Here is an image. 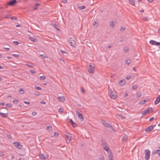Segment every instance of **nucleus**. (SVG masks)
<instances>
[{"instance_id":"1","label":"nucleus","mask_w":160,"mask_h":160,"mask_svg":"<svg viewBox=\"0 0 160 160\" xmlns=\"http://www.w3.org/2000/svg\"><path fill=\"white\" fill-rule=\"evenodd\" d=\"M145 158L146 160H148L150 158V151L148 149H146L145 150Z\"/></svg>"},{"instance_id":"2","label":"nucleus","mask_w":160,"mask_h":160,"mask_svg":"<svg viewBox=\"0 0 160 160\" xmlns=\"http://www.w3.org/2000/svg\"><path fill=\"white\" fill-rule=\"evenodd\" d=\"M76 114L78 116V117L79 119L81 121H82L83 120V118L82 114L81 113H80V112H78V110H76Z\"/></svg>"},{"instance_id":"3","label":"nucleus","mask_w":160,"mask_h":160,"mask_svg":"<svg viewBox=\"0 0 160 160\" xmlns=\"http://www.w3.org/2000/svg\"><path fill=\"white\" fill-rule=\"evenodd\" d=\"M111 98L112 99H115L117 97V95L115 94L114 91H112L111 90L110 93V95Z\"/></svg>"},{"instance_id":"4","label":"nucleus","mask_w":160,"mask_h":160,"mask_svg":"<svg viewBox=\"0 0 160 160\" xmlns=\"http://www.w3.org/2000/svg\"><path fill=\"white\" fill-rule=\"evenodd\" d=\"M94 66H93L91 65H90L88 69V72L91 73H93L94 72Z\"/></svg>"},{"instance_id":"5","label":"nucleus","mask_w":160,"mask_h":160,"mask_svg":"<svg viewBox=\"0 0 160 160\" xmlns=\"http://www.w3.org/2000/svg\"><path fill=\"white\" fill-rule=\"evenodd\" d=\"M13 144H14L15 146L18 148L19 149H21L22 148V146L20 145L19 142H14Z\"/></svg>"},{"instance_id":"6","label":"nucleus","mask_w":160,"mask_h":160,"mask_svg":"<svg viewBox=\"0 0 160 160\" xmlns=\"http://www.w3.org/2000/svg\"><path fill=\"white\" fill-rule=\"evenodd\" d=\"M149 43L150 44L152 45H155L156 46H160V42H158L155 41L151 40L149 41Z\"/></svg>"},{"instance_id":"7","label":"nucleus","mask_w":160,"mask_h":160,"mask_svg":"<svg viewBox=\"0 0 160 160\" xmlns=\"http://www.w3.org/2000/svg\"><path fill=\"white\" fill-rule=\"evenodd\" d=\"M67 138L66 142L67 143L69 144L70 142V141L72 138V136L70 134H68V135H66Z\"/></svg>"},{"instance_id":"8","label":"nucleus","mask_w":160,"mask_h":160,"mask_svg":"<svg viewBox=\"0 0 160 160\" xmlns=\"http://www.w3.org/2000/svg\"><path fill=\"white\" fill-rule=\"evenodd\" d=\"M17 2L16 0H11L8 3V5L13 6Z\"/></svg>"},{"instance_id":"9","label":"nucleus","mask_w":160,"mask_h":160,"mask_svg":"<svg viewBox=\"0 0 160 160\" xmlns=\"http://www.w3.org/2000/svg\"><path fill=\"white\" fill-rule=\"evenodd\" d=\"M149 109L151 110V111L152 112V109L151 108H149V109L147 108L146 110H144L143 112H142V115H144L149 113Z\"/></svg>"},{"instance_id":"10","label":"nucleus","mask_w":160,"mask_h":160,"mask_svg":"<svg viewBox=\"0 0 160 160\" xmlns=\"http://www.w3.org/2000/svg\"><path fill=\"white\" fill-rule=\"evenodd\" d=\"M155 126H156V125H151V126L148 127V128H147L146 129L145 131L147 132H149L151 131L153 129L154 127H155Z\"/></svg>"},{"instance_id":"11","label":"nucleus","mask_w":160,"mask_h":160,"mask_svg":"<svg viewBox=\"0 0 160 160\" xmlns=\"http://www.w3.org/2000/svg\"><path fill=\"white\" fill-rule=\"evenodd\" d=\"M69 122L70 123L74 128L77 127V124L73 121L72 119H69Z\"/></svg>"},{"instance_id":"12","label":"nucleus","mask_w":160,"mask_h":160,"mask_svg":"<svg viewBox=\"0 0 160 160\" xmlns=\"http://www.w3.org/2000/svg\"><path fill=\"white\" fill-rule=\"evenodd\" d=\"M101 142L102 147H105V146L107 145L106 142L104 139L102 138L101 140Z\"/></svg>"},{"instance_id":"13","label":"nucleus","mask_w":160,"mask_h":160,"mask_svg":"<svg viewBox=\"0 0 160 160\" xmlns=\"http://www.w3.org/2000/svg\"><path fill=\"white\" fill-rule=\"evenodd\" d=\"M160 102V95H159L156 98V100L155 101L154 104L157 105Z\"/></svg>"},{"instance_id":"14","label":"nucleus","mask_w":160,"mask_h":160,"mask_svg":"<svg viewBox=\"0 0 160 160\" xmlns=\"http://www.w3.org/2000/svg\"><path fill=\"white\" fill-rule=\"evenodd\" d=\"M58 98L59 101L62 102H64L65 100L64 97L63 96H61V97L58 96Z\"/></svg>"},{"instance_id":"15","label":"nucleus","mask_w":160,"mask_h":160,"mask_svg":"<svg viewBox=\"0 0 160 160\" xmlns=\"http://www.w3.org/2000/svg\"><path fill=\"white\" fill-rule=\"evenodd\" d=\"M0 115L2 118H6L8 116V113H4L0 112Z\"/></svg>"},{"instance_id":"16","label":"nucleus","mask_w":160,"mask_h":160,"mask_svg":"<svg viewBox=\"0 0 160 160\" xmlns=\"http://www.w3.org/2000/svg\"><path fill=\"white\" fill-rule=\"evenodd\" d=\"M29 39L34 42H36L37 41V40L36 39L33 38V37L31 36H28Z\"/></svg>"},{"instance_id":"17","label":"nucleus","mask_w":160,"mask_h":160,"mask_svg":"<svg viewBox=\"0 0 160 160\" xmlns=\"http://www.w3.org/2000/svg\"><path fill=\"white\" fill-rule=\"evenodd\" d=\"M70 45L73 47H75L76 46V42L73 40L72 42H70Z\"/></svg>"},{"instance_id":"18","label":"nucleus","mask_w":160,"mask_h":160,"mask_svg":"<svg viewBox=\"0 0 160 160\" xmlns=\"http://www.w3.org/2000/svg\"><path fill=\"white\" fill-rule=\"evenodd\" d=\"M125 80L123 79L121 80L119 82V84L121 86L125 84Z\"/></svg>"},{"instance_id":"19","label":"nucleus","mask_w":160,"mask_h":160,"mask_svg":"<svg viewBox=\"0 0 160 160\" xmlns=\"http://www.w3.org/2000/svg\"><path fill=\"white\" fill-rule=\"evenodd\" d=\"M128 138V136L127 135H125L122 138V141H126L127 140Z\"/></svg>"},{"instance_id":"20","label":"nucleus","mask_w":160,"mask_h":160,"mask_svg":"<svg viewBox=\"0 0 160 160\" xmlns=\"http://www.w3.org/2000/svg\"><path fill=\"white\" fill-rule=\"evenodd\" d=\"M39 158L41 159H43L44 160L46 159H47L48 158V156L47 157H44V155L43 154H41L39 156Z\"/></svg>"},{"instance_id":"21","label":"nucleus","mask_w":160,"mask_h":160,"mask_svg":"<svg viewBox=\"0 0 160 160\" xmlns=\"http://www.w3.org/2000/svg\"><path fill=\"white\" fill-rule=\"evenodd\" d=\"M29 64H25V66H28V67H29L31 68H33V65L32 63L29 62Z\"/></svg>"},{"instance_id":"22","label":"nucleus","mask_w":160,"mask_h":160,"mask_svg":"<svg viewBox=\"0 0 160 160\" xmlns=\"http://www.w3.org/2000/svg\"><path fill=\"white\" fill-rule=\"evenodd\" d=\"M109 160H113V155L112 153H110L108 156Z\"/></svg>"},{"instance_id":"23","label":"nucleus","mask_w":160,"mask_h":160,"mask_svg":"<svg viewBox=\"0 0 160 160\" xmlns=\"http://www.w3.org/2000/svg\"><path fill=\"white\" fill-rule=\"evenodd\" d=\"M52 27L55 28L57 30H59V29L58 28V27L57 25L55 24L52 23Z\"/></svg>"},{"instance_id":"24","label":"nucleus","mask_w":160,"mask_h":160,"mask_svg":"<svg viewBox=\"0 0 160 160\" xmlns=\"http://www.w3.org/2000/svg\"><path fill=\"white\" fill-rule=\"evenodd\" d=\"M19 93L22 94H23L24 93L25 91L24 90L22 89V88H20L19 89Z\"/></svg>"},{"instance_id":"25","label":"nucleus","mask_w":160,"mask_h":160,"mask_svg":"<svg viewBox=\"0 0 160 160\" xmlns=\"http://www.w3.org/2000/svg\"><path fill=\"white\" fill-rule=\"evenodd\" d=\"M103 149L106 151H108V150H109V148L107 146V145L105 146V147H103Z\"/></svg>"},{"instance_id":"26","label":"nucleus","mask_w":160,"mask_h":160,"mask_svg":"<svg viewBox=\"0 0 160 160\" xmlns=\"http://www.w3.org/2000/svg\"><path fill=\"white\" fill-rule=\"evenodd\" d=\"M129 3L133 5H134V0H129Z\"/></svg>"},{"instance_id":"27","label":"nucleus","mask_w":160,"mask_h":160,"mask_svg":"<svg viewBox=\"0 0 160 160\" xmlns=\"http://www.w3.org/2000/svg\"><path fill=\"white\" fill-rule=\"evenodd\" d=\"M126 64L127 65H129L130 63L131 62V60L129 59H128L126 60Z\"/></svg>"},{"instance_id":"28","label":"nucleus","mask_w":160,"mask_h":160,"mask_svg":"<svg viewBox=\"0 0 160 160\" xmlns=\"http://www.w3.org/2000/svg\"><path fill=\"white\" fill-rule=\"evenodd\" d=\"M147 102L146 100H143L140 101L139 102V103L140 104H144L145 103V102Z\"/></svg>"},{"instance_id":"29","label":"nucleus","mask_w":160,"mask_h":160,"mask_svg":"<svg viewBox=\"0 0 160 160\" xmlns=\"http://www.w3.org/2000/svg\"><path fill=\"white\" fill-rule=\"evenodd\" d=\"M40 5L39 4L37 3L35 4V6L33 7V9L34 10H36L37 8V6H39Z\"/></svg>"},{"instance_id":"30","label":"nucleus","mask_w":160,"mask_h":160,"mask_svg":"<svg viewBox=\"0 0 160 160\" xmlns=\"http://www.w3.org/2000/svg\"><path fill=\"white\" fill-rule=\"evenodd\" d=\"M85 6H78V8L80 10H82L85 8Z\"/></svg>"},{"instance_id":"31","label":"nucleus","mask_w":160,"mask_h":160,"mask_svg":"<svg viewBox=\"0 0 160 160\" xmlns=\"http://www.w3.org/2000/svg\"><path fill=\"white\" fill-rule=\"evenodd\" d=\"M47 130L50 131L52 129V127L51 126H48L47 127Z\"/></svg>"},{"instance_id":"32","label":"nucleus","mask_w":160,"mask_h":160,"mask_svg":"<svg viewBox=\"0 0 160 160\" xmlns=\"http://www.w3.org/2000/svg\"><path fill=\"white\" fill-rule=\"evenodd\" d=\"M6 106L7 107H8V108H11L12 107V104H9V103H8V104H7L6 105Z\"/></svg>"},{"instance_id":"33","label":"nucleus","mask_w":160,"mask_h":160,"mask_svg":"<svg viewBox=\"0 0 160 160\" xmlns=\"http://www.w3.org/2000/svg\"><path fill=\"white\" fill-rule=\"evenodd\" d=\"M110 25L112 27H114L115 25V24L113 22H111L110 23Z\"/></svg>"},{"instance_id":"34","label":"nucleus","mask_w":160,"mask_h":160,"mask_svg":"<svg viewBox=\"0 0 160 160\" xmlns=\"http://www.w3.org/2000/svg\"><path fill=\"white\" fill-rule=\"evenodd\" d=\"M39 78L41 80H43L46 78L44 76H40V77Z\"/></svg>"},{"instance_id":"35","label":"nucleus","mask_w":160,"mask_h":160,"mask_svg":"<svg viewBox=\"0 0 160 160\" xmlns=\"http://www.w3.org/2000/svg\"><path fill=\"white\" fill-rule=\"evenodd\" d=\"M19 102V100L18 99H15L13 101V102L14 103L16 104L18 103Z\"/></svg>"},{"instance_id":"36","label":"nucleus","mask_w":160,"mask_h":160,"mask_svg":"<svg viewBox=\"0 0 160 160\" xmlns=\"http://www.w3.org/2000/svg\"><path fill=\"white\" fill-rule=\"evenodd\" d=\"M129 49L128 48H125L124 49V52L126 53L127 51H128Z\"/></svg>"},{"instance_id":"37","label":"nucleus","mask_w":160,"mask_h":160,"mask_svg":"<svg viewBox=\"0 0 160 160\" xmlns=\"http://www.w3.org/2000/svg\"><path fill=\"white\" fill-rule=\"evenodd\" d=\"M138 88V86L136 85H134L132 87V89H135Z\"/></svg>"},{"instance_id":"38","label":"nucleus","mask_w":160,"mask_h":160,"mask_svg":"<svg viewBox=\"0 0 160 160\" xmlns=\"http://www.w3.org/2000/svg\"><path fill=\"white\" fill-rule=\"evenodd\" d=\"M58 112H63V109L61 108H59L58 110Z\"/></svg>"},{"instance_id":"39","label":"nucleus","mask_w":160,"mask_h":160,"mask_svg":"<svg viewBox=\"0 0 160 160\" xmlns=\"http://www.w3.org/2000/svg\"><path fill=\"white\" fill-rule=\"evenodd\" d=\"M141 96V93H138L137 94V98H139Z\"/></svg>"},{"instance_id":"40","label":"nucleus","mask_w":160,"mask_h":160,"mask_svg":"<svg viewBox=\"0 0 160 160\" xmlns=\"http://www.w3.org/2000/svg\"><path fill=\"white\" fill-rule=\"evenodd\" d=\"M11 19L12 20H17V18L16 17H11Z\"/></svg>"},{"instance_id":"41","label":"nucleus","mask_w":160,"mask_h":160,"mask_svg":"<svg viewBox=\"0 0 160 160\" xmlns=\"http://www.w3.org/2000/svg\"><path fill=\"white\" fill-rule=\"evenodd\" d=\"M13 43L16 45H18L19 44V42L17 41H13Z\"/></svg>"},{"instance_id":"42","label":"nucleus","mask_w":160,"mask_h":160,"mask_svg":"<svg viewBox=\"0 0 160 160\" xmlns=\"http://www.w3.org/2000/svg\"><path fill=\"white\" fill-rule=\"evenodd\" d=\"M35 87V88L38 90H40L41 89V88L39 87H37L36 86Z\"/></svg>"},{"instance_id":"43","label":"nucleus","mask_w":160,"mask_h":160,"mask_svg":"<svg viewBox=\"0 0 160 160\" xmlns=\"http://www.w3.org/2000/svg\"><path fill=\"white\" fill-rule=\"evenodd\" d=\"M118 116L119 117L121 118L122 119H124V118H125L124 116H123V115H122L121 114H119V115Z\"/></svg>"},{"instance_id":"44","label":"nucleus","mask_w":160,"mask_h":160,"mask_svg":"<svg viewBox=\"0 0 160 160\" xmlns=\"http://www.w3.org/2000/svg\"><path fill=\"white\" fill-rule=\"evenodd\" d=\"M35 94L37 96H39V93L38 92V91H37L35 93Z\"/></svg>"},{"instance_id":"45","label":"nucleus","mask_w":160,"mask_h":160,"mask_svg":"<svg viewBox=\"0 0 160 160\" xmlns=\"http://www.w3.org/2000/svg\"><path fill=\"white\" fill-rule=\"evenodd\" d=\"M148 19L147 18L144 17L142 18V20L143 21H148Z\"/></svg>"},{"instance_id":"46","label":"nucleus","mask_w":160,"mask_h":160,"mask_svg":"<svg viewBox=\"0 0 160 160\" xmlns=\"http://www.w3.org/2000/svg\"><path fill=\"white\" fill-rule=\"evenodd\" d=\"M29 72H30L31 73L34 74L36 73V72L35 71L32 70H30L29 71Z\"/></svg>"},{"instance_id":"47","label":"nucleus","mask_w":160,"mask_h":160,"mask_svg":"<svg viewBox=\"0 0 160 160\" xmlns=\"http://www.w3.org/2000/svg\"><path fill=\"white\" fill-rule=\"evenodd\" d=\"M54 135L55 136H58V133L57 132H55L54 133Z\"/></svg>"},{"instance_id":"48","label":"nucleus","mask_w":160,"mask_h":160,"mask_svg":"<svg viewBox=\"0 0 160 160\" xmlns=\"http://www.w3.org/2000/svg\"><path fill=\"white\" fill-rule=\"evenodd\" d=\"M12 56L15 58H17L19 56L18 55L16 54H13L12 55Z\"/></svg>"},{"instance_id":"49","label":"nucleus","mask_w":160,"mask_h":160,"mask_svg":"<svg viewBox=\"0 0 160 160\" xmlns=\"http://www.w3.org/2000/svg\"><path fill=\"white\" fill-rule=\"evenodd\" d=\"M40 103L42 104H44L46 103V102L44 101H42L40 102Z\"/></svg>"},{"instance_id":"50","label":"nucleus","mask_w":160,"mask_h":160,"mask_svg":"<svg viewBox=\"0 0 160 160\" xmlns=\"http://www.w3.org/2000/svg\"><path fill=\"white\" fill-rule=\"evenodd\" d=\"M131 78V76H128L126 77V78L128 80L130 79Z\"/></svg>"},{"instance_id":"51","label":"nucleus","mask_w":160,"mask_h":160,"mask_svg":"<svg viewBox=\"0 0 160 160\" xmlns=\"http://www.w3.org/2000/svg\"><path fill=\"white\" fill-rule=\"evenodd\" d=\"M125 28L121 27L120 28V31H124L125 30Z\"/></svg>"},{"instance_id":"52","label":"nucleus","mask_w":160,"mask_h":160,"mask_svg":"<svg viewBox=\"0 0 160 160\" xmlns=\"http://www.w3.org/2000/svg\"><path fill=\"white\" fill-rule=\"evenodd\" d=\"M61 52L63 53V54H64V53H66V52H65V51L64 50H60Z\"/></svg>"},{"instance_id":"53","label":"nucleus","mask_w":160,"mask_h":160,"mask_svg":"<svg viewBox=\"0 0 160 160\" xmlns=\"http://www.w3.org/2000/svg\"><path fill=\"white\" fill-rule=\"evenodd\" d=\"M24 103L27 104H30V102L26 101H24Z\"/></svg>"},{"instance_id":"54","label":"nucleus","mask_w":160,"mask_h":160,"mask_svg":"<svg viewBox=\"0 0 160 160\" xmlns=\"http://www.w3.org/2000/svg\"><path fill=\"white\" fill-rule=\"evenodd\" d=\"M157 153V152H156V150L153 151L152 152V154H156Z\"/></svg>"},{"instance_id":"55","label":"nucleus","mask_w":160,"mask_h":160,"mask_svg":"<svg viewBox=\"0 0 160 160\" xmlns=\"http://www.w3.org/2000/svg\"><path fill=\"white\" fill-rule=\"evenodd\" d=\"M108 128L110 129L111 130H112L113 129V127L112 125H110V127Z\"/></svg>"},{"instance_id":"56","label":"nucleus","mask_w":160,"mask_h":160,"mask_svg":"<svg viewBox=\"0 0 160 160\" xmlns=\"http://www.w3.org/2000/svg\"><path fill=\"white\" fill-rule=\"evenodd\" d=\"M81 91L82 92H83V93H84L85 92V91L83 89V88H82V87H81Z\"/></svg>"},{"instance_id":"57","label":"nucleus","mask_w":160,"mask_h":160,"mask_svg":"<svg viewBox=\"0 0 160 160\" xmlns=\"http://www.w3.org/2000/svg\"><path fill=\"white\" fill-rule=\"evenodd\" d=\"M10 16H11V15H9V14H7V15H6L5 16V18H9Z\"/></svg>"},{"instance_id":"58","label":"nucleus","mask_w":160,"mask_h":160,"mask_svg":"<svg viewBox=\"0 0 160 160\" xmlns=\"http://www.w3.org/2000/svg\"><path fill=\"white\" fill-rule=\"evenodd\" d=\"M100 160H104V158L103 156H101L100 158Z\"/></svg>"},{"instance_id":"59","label":"nucleus","mask_w":160,"mask_h":160,"mask_svg":"<svg viewBox=\"0 0 160 160\" xmlns=\"http://www.w3.org/2000/svg\"><path fill=\"white\" fill-rule=\"evenodd\" d=\"M108 124H109L108 123L106 122V123H105L104 124V125L105 126L107 127Z\"/></svg>"},{"instance_id":"60","label":"nucleus","mask_w":160,"mask_h":160,"mask_svg":"<svg viewBox=\"0 0 160 160\" xmlns=\"http://www.w3.org/2000/svg\"><path fill=\"white\" fill-rule=\"evenodd\" d=\"M62 2L64 3H66L67 2V0H63L62 1Z\"/></svg>"},{"instance_id":"61","label":"nucleus","mask_w":160,"mask_h":160,"mask_svg":"<svg viewBox=\"0 0 160 160\" xmlns=\"http://www.w3.org/2000/svg\"><path fill=\"white\" fill-rule=\"evenodd\" d=\"M147 1L149 3H151L154 0H147Z\"/></svg>"},{"instance_id":"62","label":"nucleus","mask_w":160,"mask_h":160,"mask_svg":"<svg viewBox=\"0 0 160 160\" xmlns=\"http://www.w3.org/2000/svg\"><path fill=\"white\" fill-rule=\"evenodd\" d=\"M36 114V112H32V115L33 116H35Z\"/></svg>"},{"instance_id":"63","label":"nucleus","mask_w":160,"mask_h":160,"mask_svg":"<svg viewBox=\"0 0 160 160\" xmlns=\"http://www.w3.org/2000/svg\"><path fill=\"white\" fill-rule=\"evenodd\" d=\"M5 104V103L4 102H1L0 103V106H3Z\"/></svg>"},{"instance_id":"64","label":"nucleus","mask_w":160,"mask_h":160,"mask_svg":"<svg viewBox=\"0 0 160 160\" xmlns=\"http://www.w3.org/2000/svg\"><path fill=\"white\" fill-rule=\"evenodd\" d=\"M7 137L8 138H11V136L10 135H7Z\"/></svg>"}]
</instances>
